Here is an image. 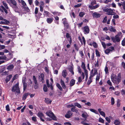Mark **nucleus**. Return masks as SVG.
<instances>
[{"instance_id": "obj_1", "label": "nucleus", "mask_w": 125, "mask_h": 125, "mask_svg": "<svg viewBox=\"0 0 125 125\" xmlns=\"http://www.w3.org/2000/svg\"><path fill=\"white\" fill-rule=\"evenodd\" d=\"M111 78L112 82L114 83L118 84L121 81L120 77H117L116 75L112 74L111 75Z\"/></svg>"}, {"instance_id": "obj_2", "label": "nucleus", "mask_w": 125, "mask_h": 125, "mask_svg": "<svg viewBox=\"0 0 125 125\" xmlns=\"http://www.w3.org/2000/svg\"><path fill=\"white\" fill-rule=\"evenodd\" d=\"M102 9L103 11L106 12V14L108 15H113L115 14L114 12V10L107 9L105 8H102Z\"/></svg>"}, {"instance_id": "obj_3", "label": "nucleus", "mask_w": 125, "mask_h": 125, "mask_svg": "<svg viewBox=\"0 0 125 125\" xmlns=\"http://www.w3.org/2000/svg\"><path fill=\"white\" fill-rule=\"evenodd\" d=\"M11 90L12 92H16L18 93H20V91L19 87V83H17L13 86L12 89Z\"/></svg>"}, {"instance_id": "obj_4", "label": "nucleus", "mask_w": 125, "mask_h": 125, "mask_svg": "<svg viewBox=\"0 0 125 125\" xmlns=\"http://www.w3.org/2000/svg\"><path fill=\"white\" fill-rule=\"evenodd\" d=\"M47 115L50 117L52 118L54 120H56V118L54 116V115L53 113L50 111H48L46 113Z\"/></svg>"}, {"instance_id": "obj_5", "label": "nucleus", "mask_w": 125, "mask_h": 125, "mask_svg": "<svg viewBox=\"0 0 125 125\" xmlns=\"http://www.w3.org/2000/svg\"><path fill=\"white\" fill-rule=\"evenodd\" d=\"M82 29L84 34H87L89 33L90 30L89 27L88 26H86L83 27Z\"/></svg>"}, {"instance_id": "obj_6", "label": "nucleus", "mask_w": 125, "mask_h": 125, "mask_svg": "<svg viewBox=\"0 0 125 125\" xmlns=\"http://www.w3.org/2000/svg\"><path fill=\"white\" fill-rule=\"evenodd\" d=\"M81 67L84 70V72L85 75L86 76V78L87 77V70L86 69L84 63L83 62L82 63Z\"/></svg>"}, {"instance_id": "obj_7", "label": "nucleus", "mask_w": 125, "mask_h": 125, "mask_svg": "<svg viewBox=\"0 0 125 125\" xmlns=\"http://www.w3.org/2000/svg\"><path fill=\"white\" fill-rule=\"evenodd\" d=\"M111 39L114 42H118L120 41V39L119 37L117 36V35H116L115 37H111Z\"/></svg>"}, {"instance_id": "obj_8", "label": "nucleus", "mask_w": 125, "mask_h": 125, "mask_svg": "<svg viewBox=\"0 0 125 125\" xmlns=\"http://www.w3.org/2000/svg\"><path fill=\"white\" fill-rule=\"evenodd\" d=\"M10 1L13 5L12 7L14 8V9L17 8V7L16 6V1L14 0H10Z\"/></svg>"}, {"instance_id": "obj_9", "label": "nucleus", "mask_w": 125, "mask_h": 125, "mask_svg": "<svg viewBox=\"0 0 125 125\" xmlns=\"http://www.w3.org/2000/svg\"><path fill=\"white\" fill-rule=\"evenodd\" d=\"M84 75L83 72L82 73L81 76L79 77L78 78V82L80 83L81 82L82 79H83L84 78Z\"/></svg>"}, {"instance_id": "obj_10", "label": "nucleus", "mask_w": 125, "mask_h": 125, "mask_svg": "<svg viewBox=\"0 0 125 125\" xmlns=\"http://www.w3.org/2000/svg\"><path fill=\"white\" fill-rule=\"evenodd\" d=\"M99 6V4H97L95 6H92L91 5H89V8H90L91 10H93L95 9L98 7Z\"/></svg>"}, {"instance_id": "obj_11", "label": "nucleus", "mask_w": 125, "mask_h": 125, "mask_svg": "<svg viewBox=\"0 0 125 125\" xmlns=\"http://www.w3.org/2000/svg\"><path fill=\"white\" fill-rule=\"evenodd\" d=\"M44 75L43 73H42L39 76V80L42 81V83L44 82Z\"/></svg>"}, {"instance_id": "obj_12", "label": "nucleus", "mask_w": 125, "mask_h": 125, "mask_svg": "<svg viewBox=\"0 0 125 125\" xmlns=\"http://www.w3.org/2000/svg\"><path fill=\"white\" fill-rule=\"evenodd\" d=\"M3 21H1L0 22V24H8L9 23V22L6 20H3Z\"/></svg>"}, {"instance_id": "obj_13", "label": "nucleus", "mask_w": 125, "mask_h": 125, "mask_svg": "<svg viewBox=\"0 0 125 125\" xmlns=\"http://www.w3.org/2000/svg\"><path fill=\"white\" fill-rule=\"evenodd\" d=\"M45 102L47 104H50L52 101L49 98H45Z\"/></svg>"}, {"instance_id": "obj_14", "label": "nucleus", "mask_w": 125, "mask_h": 125, "mask_svg": "<svg viewBox=\"0 0 125 125\" xmlns=\"http://www.w3.org/2000/svg\"><path fill=\"white\" fill-rule=\"evenodd\" d=\"M93 17L99 18L100 16L101 15L98 13L95 12L93 13Z\"/></svg>"}, {"instance_id": "obj_15", "label": "nucleus", "mask_w": 125, "mask_h": 125, "mask_svg": "<svg viewBox=\"0 0 125 125\" xmlns=\"http://www.w3.org/2000/svg\"><path fill=\"white\" fill-rule=\"evenodd\" d=\"M60 83L63 89H65L66 88V86L64 82L62 79L61 80Z\"/></svg>"}, {"instance_id": "obj_16", "label": "nucleus", "mask_w": 125, "mask_h": 125, "mask_svg": "<svg viewBox=\"0 0 125 125\" xmlns=\"http://www.w3.org/2000/svg\"><path fill=\"white\" fill-rule=\"evenodd\" d=\"M12 77V75L11 74L10 75H9L5 79L6 82L7 83L10 80V79Z\"/></svg>"}, {"instance_id": "obj_17", "label": "nucleus", "mask_w": 125, "mask_h": 125, "mask_svg": "<svg viewBox=\"0 0 125 125\" xmlns=\"http://www.w3.org/2000/svg\"><path fill=\"white\" fill-rule=\"evenodd\" d=\"M62 76L64 78L66 77L67 74V73L66 70H63L62 72Z\"/></svg>"}, {"instance_id": "obj_18", "label": "nucleus", "mask_w": 125, "mask_h": 125, "mask_svg": "<svg viewBox=\"0 0 125 125\" xmlns=\"http://www.w3.org/2000/svg\"><path fill=\"white\" fill-rule=\"evenodd\" d=\"M72 113H71V111H69L65 115V116L67 118H69L71 116Z\"/></svg>"}, {"instance_id": "obj_19", "label": "nucleus", "mask_w": 125, "mask_h": 125, "mask_svg": "<svg viewBox=\"0 0 125 125\" xmlns=\"http://www.w3.org/2000/svg\"><path fill=\"white\" fill-rule=\"evenodd\" d=\"M14 66L13 64H10L7 66V69L8 70H11L13 69L14 68Z\"/></svg>"}, {"instance_id": "obj_20", "label": "nucleus", "mask_w": 125, "mask_h": 125, "mask_svg": "<svg viewBox=\"0 0 125 125\" xmlns=\"http://www.w3.org/2000/svg\"><path fill=\"white\" fill-rule=\"evenodd\" d=\"M53 19V18H47V19L46 21L48 23L50 24L52 21Z\"/></svg>"}, {"instance_id": "obj_21", "label": "nucleus", "mask_w": 125, "mask_h": 125, "mask_svg": "<svg viewBox=\"0 0 125 125\" xmlns=\"http://www.w3.org/2000/svg\"><path fill=\"white\" fill-rule=\"evenodd\" d=\"M75 82V80L72 79L70 81V85L71 87L74 85Z\"/></svg>"}, {"instance_id": "obj_22", "label": "nucleus", "mask_w": 125, "mask_h": 125, "mask_svg": "<svg viewBox=\"0 0 125 125\" xmlns=\"http://www.w3.org/2000/svg\"><path fill=\"white\" fill-rule=\"evenodd\" d=\"M109 30L111 31L114 32H115L116 31V30L112 26H110L109 28Z\"/></svg>"}, {"instance_id": "obj_23", "label": "nucleus", "mask_w": 125, "mask_h": 125, "mask_svg": "<svg viewBox=\"0 0 125 125\" xmlns=\"http://www.w3.org/2000/svg\"><path fill=\"white\" fill-rule=\"evenodd\" d=\"M82 117L86 119L87 117L88 116V115L86 113H83L82 115Z\"/></svg>"}, {"instance_id": "obj_24", "label": "nucleus", "mask_w": 125, "mask_h": 125, "mask_svg": "<svg viewBox=\"0 0 125 125\" xmlns=\"http://www.w3.org/2000/svg\"><path fill=\"white\" fill-rule=\"evenodd\" d=\"M28 95V93H26L24 94L22 97V99L23 100H25Z\"/></svg>"}, {"instance_id": "obj_25", "label": "nucleus", "mask_w": 125, "mask_h": 125, "mask_svg": "<svg viewBox=\"0 0 125 125\" xmlns=\"http://www.w3.org/2000/svg\"><path fill=\"white\" fill-rule=\"evenodd\" d=\"M93 70H92L91 71L92 74L94 76L97 73V70L96 69H94V73L93 72Z\"/></svg>"}, {"instance_id": "obj_26", "label": "nucleus", "mask_w": 125, "mask_h": 125, "mask_svg": "<svg viewBox=\"0 0 125 125\" xmlns=\"http://www.w3.org/2000/svg\"><path fill=\"white\" fill-rule=\"evenodd\" d=\"M114 124L115 125H119L120 122L118 120H116L115 121Z\"/></svg>"}, {"instance_id": "obj_27", "label": "nucleus", "mask_w": 125, "mask_h": 125, "mask_svg": "<svg viewBox=\"0 0 125 125\" xmlns=\"http://www.w3.org/2000/svg\"><path fill=\"white\" fill-rule=\"evenodd\" d=\"M56 86L61 91H62V87H61L60 85L58 83H57Z\"/></svg>"}, {"instance_id": "obj_28", "label": "nucleus", "mask_w": 125, "mask_h": 125, "mask_svg": "<svg viewBox=\"0 0 125 125\" xmlns=\"http://www.w3.org/2000/svg\"><path fill=\"white\" fill-rule=\"evenodd\" d=\"M74 105L75 106H76L79 108H81L82 107L81 106L80 104L77 103H74Z\"/></svg>"}, {"instance_id": "obj_29", "label": "nucleus", "mask_w": 125, "mask_h": 125, "mask_svg": "<svg viewBox=\"0 0 125 125\" xmlns=\"http://www.w3.org/2000/svg\"><path fill=\"white\" fill-rule=\"evenodd\" d=\"M23 85V90L24 91L26 89L27 87V84L26 83H25L24 81H22Z\"/></svg>"}, {"instance_id": "obj_30", "label": "nucleus", "mask_w": 125, "mask_h": 125, "mask_svg": "<svg viewBox=\"0 0 125 125\" xmlns=\"http://www.w3.org/2000/svg\"><path fill=\"white\" fill-rule=\"evenodd\" d=\"M43 89V91L45 92H46L47 91L48 89L45 84H44V85Z\"/></svg>"}, {"instance_id": "obj_31", "label": "nucleus", "mask_w": 125, "mask_h": 125, "mask_svg": "<svg viewBox=\"0 0 125 125\" xmlns=\"http://www.w3.org/2000/svg\"><path fill=\"white\" fill-rule=\"evenodd\" d=\"M108 49L109 50L110 52H112L113 51H114V48L113 46H111Z\"/></svg>"}, {"instance_id": "obj_32", "label": "nucleus", "mask_w": 125, "mask_h": 125, "mask_svg": "<svg viewBox=\"0 0 125 125\" xmlns=\"http://www.w3.org/2000/svg\"><path fill=\"white\" fill-rule=\"evenodd\" d=\"M90 111L94 112L96 114H98V112L96 110L93 109H90Z\"/></svg>"}, {"instance_id": "obj_33", "label": "nucleus", "mask_w": 125, "mask_h": 125, "mask_svg": "<svg viewBox=\"0 0 125 125\" xmlns=\"http://www.w3.org/2000/svg\"><path fill=\"white\" fill-rule=\"evenodd\" d=\"M38 116L40 118L42 117L43 116V114L41 112H39L38 113Z\"/></svg>"}, {"instance_id": "obj_34", "label": "nucleus", "mask_w": 125, "mask_h": 125, "mask_svg": "<svg viewBox=\"0 0 125 125\" xmlns=\"http://www.w3.org/2000/svg\"><path fill=\"white\" fill-rule=\"evenodd\" d=\"M33 79L34 83L35 84L37 83V82L36 80V78L35 76H33Z\"/></svg>"}, {"instance_id": "obj_35", "label": "nucleus", "mask_w": 125, "mask_h": 125, "mask_svg": "<svg viewBox=\"0 0 125 125\" xmlns=\"http://www.w3.org/2000/svg\"><path fill=\"white\" fill-rule=\"evenodd\" d=\"M85 14V13L84 12H80L79 16L80 17H82Z\"/></svg>"}, {"instance_id": "obj_36", "label": "nucleus", "mask_w": 125, "mask_h": 125, "mask_svg": "<svg viewBox=\"0 0 125 125\" xmlns=\"http://www.w3.org/2000/svg\"><path fill=\"white\" fill-rule=\"evenodd\" d=\"M99 122L103 123L104 122V120L101 117H100L99 118Z\"/></svg>"}, {"instance_id": "obj_37", "label": "nucleus", "mask_w": 125, "mask_h": 125, "mask_svg": "<svg viewBox=\"0 0 125 125\" xmlns=\"http://www.w3.org/2000/svg\"><path fill=\"white\" fill-rule=\"evenodd\" d=\"M2 3L3 5L5 7L6 9H8V7L7 6V4L4 1H3Z\"/></svg>"}, {"instance_id": "obj_38", "label": "nucleus", "mask_w": 125, "mask_h": 125, "mask_svg": "<svg viewBox=\"0 0 125 125\" xmlns=\"http://www.w3.org/2000/svg\"><path fill=\"white\" fill-rule=\"evenodd\" d=\"M1 7L2 8V9L4 10L5 12L7 14L8 13V12L7 10H6V9L3 6H1Z\"/></svg>"}, {"instance_id": "obj_39", "label": "nucleus", "mask_w": 125, "mask_h": 125, "mask_svg": "<svg viewBox=\"0 0 125 125\" xmlns=\"http://www.w3.org/2000/svg\"><path fill=\"white\" fill-rule=\"evenodd\" d=\"M111 104L112 105H113L115 103L114 99L113 97H112L111 98Z\"/></svg>"}, {"instance_id": "obj_40", "label": "nucleus", "mask_w": 125, "mask_h": 125, "mask_svg": "<svg viewBox=\"0 0 125 125\" xmlns=\"http://www.w3.org/2000/svg\"><path fill=\"white\" fill-rule=\"evenodd\" d=\"M69 71L73 74V75L74 74V73L73 71V68L72 67H71L70 68V69H69Z\"/></svg>"}, {"instance_id": "obj_41", "label": "nucleus", "mask_w": 125, "mask_h": 125, "mask_svg": "<svg viewBox=\"0 0 125 125\" xmlns=\"http://www.w3.org/2000/svg\"><path fill=\"white\" fill-rule=\"evenodd\" d=\"M122 44L123 46H125V38L122 40Z\"/></svg>"}, {"instance_id": "obj_42", "label": "nucleus", "mask_w": 125, "mask_h": 125, "mask_svg": "<svg viewBox=\"0 0 125 125\" xmlns=\"http://www.w3.org/2000/svg\"><path fill=\"white\" fill-rule=\"evenodd\" d=\"M104 71L105 72V73L106 74L108 73V68L106 66L105 69Z\"/></svg>"}, {"instance_id": "obj_43", "label": "nucleus", "mask_w": 125, "mask_h": 125, "mask_svg": "<svg viewBox=\"0 0 125 125\" xmlns=\"http://www.w3.org/2000/svg\"><path fill=\"white\" fill-rule=\"evenodd\" d=\"M93 46L94 48H96L97 47V43L96 42H93Z\"/></svg>"}, {"instance_id": "obj_44", "label": "nucleus", "mask_w": 125, "mask_h": 125, "mask_svg": "<svg viewBox=\"0 0 125 125\" xmlns=\"http://www.w3.org/2000/svg\"><path fill=\"white\" fill-rule=\"evenodd\" d=\"M38 9L37 7H36L34 13L35 14H37L38 13Z\"/></svg>"}, {"instance_id": "obj_45", "label": "nucleus", "mask_w": 125, "mask_h": 125, "mask_svg": "<svg viewBox=\"0 0 125 125\" xmlns=\"http://www.w3.org/2000/svg\"><path fill=\"white\" fill-rule=\"evenodd\" d=\"M21 2L22 5L24 6H26V3L23 0H21Z\"/></svg>"}, {"instance_id": "obj_46", "label": "nucleus", "mask_w": 125, "mask_h": 125, "mask_svg": "<svg viewBox=\"0 0 125 125\" xmlns=\"http://www.w3.org/2000/svg\"><path fill=\"white\" fill-rule=\"evenodd\" d=\"M107 20V17L106 16H105L104 18V20L103 21V22L104 23H105L106 22Z\"/></svg>"}, {"instance_id": "obj_47", "label": "nucleus", "mask_w": 125, "mask_h": 125, "mask_svg": "<svg viewBox=\"0 0 125 125\" xmlns=\"http://www.w3.org/2000/svg\"><path fill=\"white\" fill-rule=\"evenodd\" d=\"M107 83L109 85L111 86L112 85V83L110 80L107 81Z\"/></svg>"}, {"instance_id": "obj_48", "label": "nucleus", "mask_w": 125, "mask_h": 125, "mask_svg": "<svg viewBox=\"0 0 125 125\" xmlns=\"http://www.w3.org/2000/svg\"><path fill=\"white\" fill-rule=\"evenodd\" d=\"M100 114L101 115L105 117V113L103 111L100 112Z\"/></svg>"}, {"instance_id": "obj_49", "label": "nucleus", "mask_w": 125, "mask_h": 125, "mask_svg": "<svg viewBox=\"0 0 125 125\" xmlns=\"http://www.w3.org/2000/svg\"><path fill=\"white\" fill-rule=\"evenodd\" d=\"M96 1L95 0L92 1L91 2V4L92 5H93L94 4H96Z\"/></svg>"}, {"instance_id": "obj_50", "label": "nucleus", "mask_w": 125, "mask_h": 125, "mask_svg": "<svg viewBox=\"0 0 125 125\" xmlns=\"http://www.w3.org/2000/svg\"><path fill=\"white\" fill-rule=\"evenodd\" d=\"M121 93L122 95H125V91L123 90H122L121 91Z\"/></svg>"}, {"instance_id": "obj_51", "label": "nucleus", "mask_w": 125, "mask_h": 125, "mask_svg": "<svg viewBox=\"0 0 125 125\" xmlns=\"http://www.w3.org/2000/svg\"><path fill=\"white\" fill-rule=\"evenodd\" d=\"M18 77V75L16 74L12 78L13 79V80H14L16 79H17Z\"/></svg>"}, {"instance_id": "obj_52", "label": "nucleus", "mask_w": 125, "mask_h": 125, "mask_svg": "<svg viewBox=\"0 0 125 125\" xmlns=\"http://www.w3.org/2000/svg\"><path fill=\"white\" fill-rule=\"evenodd\" d=\"M105 119L109 123H110L111 120L108 117H106L105 118Z\"/></svg>"}, {"instance_id": "obj_53", "label": "nucleus", "mask_w": 125, "mask_h": 125, "mask_svg": "<svg viewBox=\"0 0 125 125\" xmlns=\"http://www.w3.org/2000/svg\"><path fill=\"white\" fill-rule=\"evenodd\" d=\"M6 57L5 56H0V60H5L6 59Z\"/></svg>"}, {"instance_id": "obj_54", "label": "nucleus", "mask_w": 125, "mask_h": 125, "mask_svg": "<svg viewBox=\"0 0 125 125\" xmlns=\"http://www.w3.org/2000/svg\"><path fill=\"white\" fill-rule=\"evenodd\" d=\"M95 52L96 56L99 57L100 56V54L98 51L97 50H96L95 51Z\"/></svg>"}, {"instance_id": "obj_55", "label": "nucleus", "mask_w": 125, "mask_h": 125, "mask_svg": "<svg viewBox=\"0 0 125 125\" xmlns=\"http://www.w3.org/2000/svg\"><path fill=\"white\" fill-rule=\"evenodd\" d=\"M81 4L80 3H79L77 5H76L74 6V7L75 8H78L80 6Z\"/></svg>"}, {"instance_id": "obj_56", "label": "nucleus", "mask_w": 125, "mask_h": 125, "mask_svg": "<svg viewBox=\"0 0 125 125\" xmlns=\"http://www.w3.org/2000/svg\"><path fill=\"white\" fill-rule=\"evenodd\" d=\"M101 43L102 45H103V47L104 48H105L106 47V45L105 43L104 42H101Z\"/></svg>"}, {"instance_id": "obj_57", "label": "nucleus", "mask_w": 125, "mask_h": 125, "mask_svg": "<svg viewBox=\"0 0 125 125\" xmlns=\"http://www.w3.org/2000/svg\"><path fill=\"white\" fill-rule=\"evenodd\" d=\"M100 78V75H99L96 76V81H98Z\"/></svg>"}, {"instance_id": "obj_58", "label": "nucleus", "mask_w": 125, "mask_h": 125, "mask_svg": "<svg viewBox=\"0 0 125 125\" xmlns=\"http://www.w3.org/2000/svg\"><path fill=\"white\" fill-rule=\"evenodd\" d=\"M77 68L79 73H82V71L80 67H79L78 66V67Z\"/></svg>"}, {"instance_id": "obj_59", "label": "nucleus", "mask_w": 125, "mask_h": 125, "mask_svg": "<svg viewBox=\"0 0 125 125\" xmlns=\"http://www.w3.org/2000/svg\"><path fill=\"white\" fill-rule=\"evenodd\" d=\"M34 88L35 89H37L38 88V84L37 83L36 84H35V85H34Z\"/></svg>"}, {"instance_id": "obj_60", "label": "nucleus", "mask_w": 125, "mask_h": 125, "mask_svg": "<svg viewBox=\"0 0 125 125\" xmlns=\"http://www.w3.org/2000/svg\"><path fill=\"white\" fill-rule=\"evenodd\" d=\"M105 52L106 54H108L110 52H109V50L108 49H107L105 51Z\"/></svg>"}, {"instance_id": "obj_61", "label": "nucleus", "mask_w": 125, "mask_h": 125, "mask_svg": "<svg viewBox=\"0 0 125 125\" xmlns=\"http://www.w3.org/2000/svg\"><path fill=\"white\" fill-rule=\"evenodd\" d=\"M92 82V79H89L87 82V84L88 85H89Z\"/></svg>"}, {"instance_id": "obj_62", "label": "nucleus", "mask_w": 125, "mask_h": 125, "mask_svg": "<svg viewBox=\"0 0 125 125\" xmlns=\"http://www.w3.org/2000/svg\"><path fill=\"white\" fill-rule=\"evenodd\" d=\"M95 67H98L99 66V65H98V61H97L96 63L94 65Z\"/></svg>"}, {"instance_id": "obj_63", "label": "nucleus", "mask_w": 125, "mask_h": 125, "mask_svg": "<svg viewBox=\"0 0 125 125\" xmlns=\"http://www.w3.org/2000/svg\"><path fill=\"white\" fill-rule=\"evenodd\" d=\"M6 109L7 111H9L10 110L9 106L8 105H7L6 107Z\"/></svg>"}, {"instance_id": "obj_64", "label": "nucleus", "mask_w": 125, "mask_h": 125, "mask_svg": "<svg viewBox=\"0 0 125 125\" xmlns=\"http://www.w3.org/2000/svg\"><path fill=\"white\" fill-rule=\"evenodd\" d=\"M114 16H113V18L114 19H117L119 18V16L117 15H114Z\"/></svg>"}]
</instances>
